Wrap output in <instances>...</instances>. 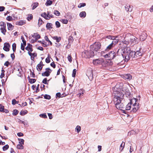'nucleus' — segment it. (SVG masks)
Instances as JSON below:
<instances>
[{
	"mask_svg": "<svg viewBox=\"0 0 153 153\" xmlns=\"http://www.w3.org/2000/svg\"><path fill=\"white\" fill-rule=\"evenodd\" d=\"M120 87L119 84H117L114 87L112 88L113 90V94L114 97H120L121 96H122V98H123L124 94L125 93L123 89L124 88H122V86L123 85L122 83H120Z\"/></svg>",
	"mask_w": 153,
	"mask_h": 153,
	"instance_id": "obj_1",
	"label": "nucleus"
},
{
	"mask_svg": "<svg viewBox=\"0 0 153 153\" xmlns=\"http://www.w3.org/2000/svg\"><path fill=\"white\" fill-rule=\"evenodd\" d=\"M135 52L131 51L129 48H127L126 51L124 52L123 55V57H125V62H128L130 59L133 60L134 59V55Z\"/></svg>",
	"mask_w": 153,
	"mask_h": 153,
	"instance_id": "obj_2",
	"label": "nucleus"
},
{
	"mask_svg": "<svg viewBox=\"0 0 153 153\" xmlns=\"http://www.w3.org/2000/svg\"><path fill=\"white\" fill-rule=\"evenodd\" d=\"M123 99L122 98V96H121L120 97H114L113 99V102L115 105L116 108L120 110H123V109L125 108L124 104L121 102Z\"/></svg>",
	"mask_w": 153,
	"mask_h": 153,
	"instance_id": "obj_3",
	"label": "nucleus"
},
{
	"mask_svg": "<svg viewBox=\"0 0 153 153\" xmlns=\"http://www.w3.org/2000/svg\"><path fill=\"white\" fill-rule=\"evenodd\" d=\"M91 48L92 49V51L91 53H92L91 56H94V55L97 54V52L100 50L101 48V44L100 42H95L93 45L91 46Z\"/></svg>",
	"mask_w": 153,
	"mask_h": 153,
	"instance_id": "obj_4",
	"label": "nucleus"
},
{
	"mask_svg": "<svg viewBox=\"0 0 153 153\" xmlns=\"http://www.w3.org/2000/svg\"><path fill=\"white\" fill-rule=\"evenodd\" d=\"M128 35L130 36L129 42L130 45L132 46L138 43L139 40L136 37L131 35L130 34H128Z\"/></svg>",
	"mask_w": 153,
	"mask_h": 153,
	"instance_id": "obj_5",
	"label": "nucleus"
},
{
	"mask_svg": "<svg viewBox=\"0 0 153 153\" xmlns=\"http://www.w3.org/2000/svg\"><path fill=\"white\" fill-rule=\"evenodd\" d=\"M116 54L114 51H111L105 55L104 57L105 58H108V59L111 60L114 58L116 56Z\"/></svg>",
	"mask_w": 153,
	"mask_h": 153,
	"instance_id": "obj_6",
	"label": "nucleus"
},
{
	"mask_svg": "<svg viewBox=\"0 0 153 153\" xmlns=\"http://www.w3.org/2000/svg\"><path fill=\"white\" fill-rule=\"evenodd\" d=\"M140 107L139 103H137L136 102H134V103H133L132 109L131 111V112H135Z\"/></svg>",
	"mask_w": 153,
	"mask_h": 153,
	"instance_id": "obj_7",
	"label": "nucleus"
},
{
	"mask_svg": "<svg viewBox=\"0 0 153 153\" xmlns=\"http://www.w3.org/2000/svg\"><path fill=\"white\" fill-rule=\"evenodd\" d=\"M137 100L135 98H133L130 100L129 103H128L126 106V109L127 110H129L131 108V105L134 102H137Z\"/></svg>",
	"mask_w": 153,
	"mask_h": 153,
	"instance_id": "obj_8",
	"label": "nucleus"
},
{
	"mask_svg": "<svg viewBox=\"0 0 153 153\" xmlns=\"http://www.w3.org/2000/svg\"><path fill=\"white\" fill-rule=\"evenodd\" d=\"M104 62L103 59L101 58L94 60L93 61V63L95 65L102 64Z\"/></svg>",
	"mask_w": 153,
	"mask_h": 153,
	"instance_id": "obj_9",
	"label": "nucleus"
},
{
	"mask_svg": "<svg viewBox=\"0 0 153 153\" xmlns=\"http://www.w3.org/2000/svg\"><path fill=\"white\" fill-rule=\"evenodd\" d=\"M46 71L42 73V75L43 76H48L51 72L52 70L49 68H46L45 69Z\"/></svg>",
	"mask_w": 153,
	"mask_h": 153,
	"instance_id": "obj_10",
	"label": "nucleus"
},
{
	"mask_svg": "<svg viewBox=\"0 0 153 153\" xmlns=\"http://www.w3.org/2000/svg\"><path fill=\"white\" fill-rule=\"evenodd\" d=\"M134 59H136L137 58L142 56L143 53L141 51V50L140 49L139 50L137 51L136 52H135Z\"/></svg>",
	"mask_w": 153,
	"mask_h": 153,
	"instance_id": "obj_11",
	"label": "nucleus"
},
{
	"mask_svg": "<svg viewBox=\"0 0 153 153\" xmlns=\"http://www.w3.org/2000/svg\"><path fill=\"white\" fill-rule=\"evenodd\" d=\"M91 51L89 53L88 51H85L83 54L84 53L85 56H84L85 58H89L90 57H93L94 56H91V55L92 54V53H91Z\"/></svg>",
	"mask_w": 153,
	"mask_h": 153,
	"instance_id": "obj_12",
	"label": "nucleus"
},
{
	"mask_svg": "<svg viewBox=\"0 0 153 153\" xmlns=\"http://www.w3.org/2000/svg\"><path fill=\"white\" fill-rule=\"evenodd\" d=\"M25 49L28 51V53L29 54V52H31L33 51L32 45L30 44H28L27 46L25 48Z\"/></svg>",
	"mask_w": 153,
	"mask_h": 153,
	"instance_id": "obj_13",
	"label": "nucleus"
},
{
	"mask_svg": "<svg viewBox=\"0 0 153 153\" xmlns=\"http://www.w3.org/2000/svg\"><path fill=\"white\" fill-rule=\"evenodd\" d=\"M10 46L8 43H5L4 44L3 49L6 51H9V48Z\"/></svg>",
	"mask_w": 153,
	"mask_h": 153,
	"instance_id": "obj_14",
	"label": "nucleus"
},
{
	"mask_svg": "<svg viewBox=\"0 0 153 153\" xmlns=\"http://www.w3.org/2000/svg\"><path fill=\"white\" fill-rule=\"evenodd\" d=\"M146 37V34L145 33H143L140 36L139 40L140 41H143L145 39Z\"/></svg>",
	"mask_w": 153,
	"mask_h": 153,
	"instance_id": "obj_15",
	"label": "nucleus"
},
{
	"mask_svg": "<svg viewBox=\"0 0 153 153\" xmlns=\"http://www.w3.org/2000/svg\"><path fill=\"white\" fill-rule=\"evenodd\" d=\"M43 65H44L42 63V61H41L37 65L36 68L39 71H40L42 70Z\"/></svg>",
	"mask_w": 153,
	"mask_h": 153,
	"instance_id": "obj_16",
	"label": "nucleus"
},
{
	"mask_svg": "<svg viewBox=\"0 0 153 153\" xmlns=\"http://www.w3.org/2000/svg\"><path fill=\"white\" fill-rule=\"evenodd\" d=\"M123 78L125 79H128L129 80L131 79L132 76L129 74H125L123 76Z\"/></svg>",
	"mask_w": 153,
	"mask_h": 153,
	"instance_id": "obj_17",
	"label": "nucleus"
},
{
	"mask_svg": "<svg viewBox=\"0 0 153 153\" xmlns=\"http://www.w3.org/2000/svg\"><path fill=\"white\" fill-rule=\"evenodd\" d=\"M125 8L126 10L127 11L131 12L132 10V7H131V6L128 4L126 5L125 6Z\"/></svg>",
	"mask_w": 153,
	"mask_h": 153,
	"instance_id": "obj_18",
	"label": "nucleus"
},
{
	"mask_svg": "<svg viewBox=\"0 0 153 153\" xmlns=\"http://www.w3.org/2000/svg\"><path fill=\"white\" fill-rule=\"evenodd\" d=\"M86 75L88 76L89 79H92L93 74L91 70L88 71L87 72Z\"/></svg>",
	"mask_w": 153,
	"mask_h": 153,
	"instance_id": "obj_19",
	"label": "nucleus"
},
{
	"mask_svg": "<svg viewBox=\"0 0 153 153\" xmlns=\"http://www.w3.org/2000/svg\"><path fill=\"white\" fill-rule=\"evenodd\" d=\"M32 37L35 38L36 40H38L40 38V36L37 33H34L32 36Z\"/></svg>",
	"mask_w": 153,
	"mask_h": 153,
	"instance_id": "obj_20",
	"label": "nucleus"
},
{
	"mask_svg": "<svg viewBox=\"0 0 153 153\" xmlns=\"http://www.w3.org/2000/svg\"><path fill=\"white\" fill-rule=\"evenodd\" d=\"M25 23V21L20 20L19 21H17L16 22V25H22Z\"/></svg>",
	"mask_w": 153,
	"mask_h": 153,
	"instance_id": "obj_21",
	"label": "nucleus"
},
{
	"mask_svg": "<svg viewBox=\"0 0 153 153\" xmlns=\"http://www.w3.org/2000/svg\"><path fill=\"white\" fill-rule=\"evenodd\" d=\"M6 27H1L0 29L1 32L4 35L5 34L6 32Z\"/></svg>",
	"mask_w": 153,
	"mask_h": 153,
	"instance_id": "obj_22",
	"label": "nucleus"
},
{
	"mask_svg": "<svg viewBox=\"0 0 153 153\" xmlns=\"http://www.w3.org/2000/svg\"><path fill=\"white\" fill-rule=\"evenodd\" d=\"M53 39L56 40V42H59L61 40V38L60 37H58L57 36H55L53 37Z\"/></svg>",
	"mask_w": 153,
	"mask_h": 153,
	"instance_id": "obj_23",
	"label": "nucleus"
},
{
	"mask_svg": "<svg viewBox=\"0 0 153 153\" xmlns=\"http://www.w3.org/2000/svg\"><path fill=\"white\" fill-rule=\"evenodd\" d=\"M41 16L45 18L46 19H49V17H48L47 16V13H46L44 12L42 13L41 15Z\"/></svg>",
	"mask_w": 153,
	"mask_h": 153,
	"instance_id": "obj_24",
	"label": "nucleus"
},
{
	"mask_svg": "<svg viewBox=\"0 0 153 153\" xmlns=\"http://www.w3.org/2000/svg\"><path fill=\"white\" fill-rule=\"evenodd\" d=\"M86 16V13L85 11H82L80 13L79 16L81 17L85 18Z\"/></svg>",
	"mask_w": 153,
	"mask_h": 153,
	"instance_id": "obj_25",
	"label": "nucleus"
},
{
	"mask_svg": "<svg viewBox=\"0 0 153 153\" xmlns=\"http://www.w3.org/2000/svg\"><path fill=\"white\" fill-rule=\"evenodd\" d=\"M7 25L8 27V29L9 30H12L13 29V26L10 23H7Z\"/></svg>",
	"mask_w": 153,
	"mask_h": 153,
	"instance_id": "obj_26",
	"label": "nucleus"
},
{
	"mask_svg": "<svg viewBox=\"0 0 153 153\" xmlns=\"http://www.w3.org/2000/svg\"><path fill=\"white\" fill-rule=\"evenodd\" d=\"M79 91V94H77V95H79V97H80L81 95H82L84 94L85 91L83 89H81Z\"/></svg>",
	"mask_w": 153,
	"mask_h": 153,
	"instance_id": "obj_27",
	"label": "nucleus"
},
{
	"mask_svg": "<svg viewBox=\"0 0 153 153\" xmlns=\"http://www.w3.org/2000/svg\"><path fill=\"white\" fill-rule=\"evenodd\" d=\"M52 25L51 23H48L46 25V27L47 28L51 30L52 28Z\"/></svg>",
	"mask_w": 153,
	"mask_h": 153,
	"instance_id": "obj_28",
	"label": "nucleus"
},
{
	"mask_svg": "<svg viewBox=\"0 0 153 153\" xmlns=\"http://www.w3.org/2000/svg\"><path fill=\"white\" fill-rule=\"evenodd\" d=\"M52 4V1L51 0H47L46 2L45 3V5L46 6L51 5Z\"/></svg>",
	"mask_w": 153,
	"mask_h": 153,
	"instance_id": "obj_29",
	"label": "nucleus"
},
{
	"mask_svg": "<svg viewBox=\"0 0 153 153\" xmlns=\"http://www.w3.org/2000/svg\"><path fill=\"white\" fill-rule=\"evenodd\" d=\"M39 4L37 2H35L33 3L32 4V9L33 10H34L35 9L36 7H37L38 5Z\"/></svg>",
	"mask_w": 153,
	"mask_h": 153,
	"instance_id": "obj_30",
	"label": "nucleus"
},
{
	"mask_svg": "<svg viewBox=\"0 0 153 153\" xmlns=\"http://www.w3.org/2000/svg\"><path fill=\"white\" fill-rule=\"evenodd\" d=\"M23 144H19L17 146V148L19 149H23L24 146Z\"/></svg>",
	"mask_w": 153,
	"mask_h": 153,
	"instance_id": "obj_31",
	"label": "nucleus"
},
{
	"mask_svg": "<svg viewBox=\"0 0 153 153\" xmlns=\"http://www.w3.org/2000/svg\"><path fill=\"white\" fill-rule=\"evenodd\" d=\"M51 56L49 54H48V57L46 59L45 62L47 63H49L50 62Z\"/></svg>",
	"mask_w": 153,
	"mask_h": 153,
	"instance_id": "obj_32",
	"label": "nucleus"
},
{
	"mask_svg": "<svg viewBox=\"0 0 153 153\" xmlns=\"http://www.w3.org/2000/svg\"><path fill=\"white\" fill-rule=\"evenodd\" d=\"M114 46L113 45V44L111 43L107 47L106 50L107 51H108Z\"/></svg>",
	"mask_w": 153,
	"mask_h": 153,
	"instance_id": "obj_33",
	"label": "nucleus"
},
{
	"mask_svg": "<svg viewBox=\"0 0 153 153\" xmlns=\"http://www.w3.org/2000/svg\"><path fill=\"white\" fill-rule=\"evenodd\" d=\"M47 13L48 17H49V19L50 18L53 17V16L51 14V12L50 11H48Z\"/></svg>",
	"mask_w": 153,
	"mask_h": 153,
	"instance_id": "obj_34",
	"label": "nucleus"
},
{
	"mask_svg": "<svg viewBox=\"0 0 153 153\" xmlns=\"http://www.w3.org/2000/svg\"><path fill=\"white\" fill-rule=\"evenodd\" d=\"M36 80L35 79H29V82L30 83H34Z\"/></svg>",
	"mask_w": 153,
	"mask_h": 153,
	"instance_id": "obj_35",
	"label": "nucleus"
},
{
	"mask_svg": "<svg viewBox=\"0 0 153 153\" xmlns=\"http://www.w3.org/2000/svg\"><path fill=\"white\" fill-rule=\"evenodd\" d=\"M75 130L77 131L78 133H79L81 130L80 126H77L75 128Z\"/></svg>",
	"mask_w": 153,
	"mask_h": 153,
	"instance_id": "obj_36",
	"label": "nucleus"
},
{
	"mask_svg": "<svg viewBox=\"0 0 153 153\" xmlns=\"http://www.w3.org/2000/svg\"><path fill=\"white\" fill-rule=\"evenodd\" d=\"M125 143H123V142L121 144L120 147V150L122 151L123 149L125 146Z\"/></svg>",
	"mask_w": 153,
	"mask_h": 153,
	"instance_id": "obj_37",
	"label": "nucleus"
},
{
	"mask_svg": "<svg viewBox=\"0 0 153 153\" xmlns=\"http://www.w3.org/2000/svg\"><path fill=\"white\" fill-rule=\"evenodd\" d=\"M18 113L19 111L16 109H15L13 111V115H16Z\"/></svg>",
	"mask_w": 153,
	"mask_h": 153,
	"instance_id": "obj_38",
	"label": "nucleus"
},
{
	"mask_svg": "<svg viewBox=\"0 0 153 153\" xmlns=\"http://www.w3.org/2000/svg\"><path fill=\"white\" fill-rule=\"evenodd\" d=\"M60 21L63 24H67L68 22V20L66 19H62Z\"/></svg>",
	"mask_w": 153,
	"mask_h": 153,
	"instance_id": "obj_39",
	"label": "nucleus"
},
{
	"mask_svg": "<svg viewBox=\"0 0 153 153\" xmlns=\"http://www.w3.org/2000/svg\"><path fill=\"white\" fill-rule=\"evenodd\" d=\"M118 41L119 40L118 39H115L112 41V43L114 46L116 44L118 43Z\"/></svg>",
	"mask_w": 153,
	"mask_h": 153,
	"instance_id": "obj_40",
	"label": "nucleus"
},
{
	"mask_svg": "<svg viewBox=\"0 0 153 153\" xmlns=\"http://www.w3.org/2000/svg\"><path fill=\"white\" fill-rule=\"evenodd\" d=\"M76 69H74L73 71L72 74V77H74L75 76L76 73Z\"/></svg>",
	"mask_w": 153,
	"mask_h": 153,
	"instance_id": "obj_41",
	"label": "nucleus"
},
{
	"mask_svg": "<svg viewBox=\"0 0 153 153\" xmlns=\"http://www.w3.org/2000/svg\"><path fill=\"white\" fill-rule=\"evenodd\" d=\"M28 54L30 56H34L35 57L37 56V53H32L31 52H29V53Z\"/></svg>",
	"mask_w": 153,
	"mask_h": 153,
	"instance_id": "obj_42",
	"label": "nucleus"
},
{
	"mask_svg": "<svg viewBox=\"0 0 153 153\" xmlns=\"http://www.w3.org/2000/svg\"><path fill=\"white\" fill-rule=\"evenodd\" d=\"M45 39L47 42H48L50 43L51 45H52V43L49 40L47 36H45Z\"/></svg>",
	"mask_w": 153,
	"mask_h": 153,
	"instance_id": "obj_43",
	"label": "nucleus"
},
{
	"mask_svg": "<svg viewBox=\"0 0 153 153\" xmlns=\"http://www.w3.org/2000/svg\"><path fill=\"white\" fill-rule=\"evenodd\" d=\"M43 23V22L41 19H39L38 23V25L40 26Z\"/></svg>",
	"mask_w": 153,
	"mask_h": 153,
	"instance_id": "obj_44",
	"label": "nucleus"
},
{
	"mask_svg": "<svg viewBox=\"0 0 153 153\" xmlns=\"http://www.w3.org/2000/svg\"><path fill=\"white\" fill-rule=\"evenodd\" d=\"M53 13L55 15L57 16H59L60 15V13L57 10H54Z\"/></svg>",
	"mask_w": 153,
	"mask_h": 153,
	"instance_id": "obj_45",
	"label": "nucleus"
},
{
	"mask_svg": "<svg viewBox=\"0 0 153 153\" xmlns=\"http://www.w3.org/2000/svg\"><path fill=\"white\" fill-rule=\"evenodd\" d=\"M44 97L45 99L48 100L50 99L51 98V96L48 94H45L44 96Z\"/></svg>",
	"mask_w": 153,
	"mask_h": 153,
	"instance_id": "obj_46",
	"label": "nucleus"
},
{
	"mask_svg": "<svg viewBox=\"0 0 153 153\" xmlns=\"http://www.w3.org/2000/svg\"><path fill=\"white\" fill-rule=\"evenodd\" d=\"M0 26L1 27H6L5 23L3 22H0Z\"/></svg>",
	"mask_w": 153,
	"mask_h": 153,
	"instance_id": "obj_47",
	"label": "nucleus"
},
{
	"mask_svg": "<svg viewBox=\"0 0 153 153\" xmlns=\"http://www.w3.org/2000/svg\"><path fill=\"white\" fill-rule=\"evenodd\" d=\"M9 148V146L8 145H6L4 146L3 147V149L4 151H5L7 149Z\"/></svg>",
	"mask_w": 153,
	"mask_h": 153,
	"instance_id": "obj_48",
	"label": "nucleus"
},
{
	"mask_svg": "<svg viewBox=\"0 0 153 153\" xmlns=\"http://www.w3.org/2000/svg\"><path fill=\"white\" fill-rule=\"evenodd\" d=\"M18 140L19 141V143L24 145V140L22 139H18Z\"/></svg>",
	"mask_w": 153,
	"mask_h": 153,
	"instance_id": "obj_49",
	"label": "nucleus"
},
{
	"mask_svg": "<svg viewBox=\"0 0 153 153\" xmlns=\"http://www.w3.org/2000/svg\"><path fill=\"white\" fill-rule=\"evenodd\" d=\"M86 5V4L85 3H82L80 4L78 6L79 8H81L82 7H83Z\"/></svg>",
	"mask_w": 153,
	"mask_h": 153,
	"instance_id": "obj_50",
	"label": "nucleus"
},
{
	"mask_svg": "<svg viewBox=\"0 0 153 153\" xmlns=\"http://www.w3.org/2000/svg\"><path fill=\"white\" fill-rule=\"evenodd\" d=\"M33 18V16L31 14H30L28 16V17L27 18V20L29 21Z\"/></svg>",
	"mask_w": 153,
	"mask_h": 153,
	"instance_id": "obj_51",
	"label": "nucleus"
},
{
	"mask_svg": "<svg viewBox=\"0 0 153 153\" xmlns=\"http://www.w3.org/2000/svg\"><path fill=\"white\" fill-rule=\"evenodd\" d=\"M19 102V101H16L15 99H13L12 100V104L15 105L16 104H17Z\"/></svg>",
	"mask_w": 153,
	"mask_h": 153,
	"instance_id": "obj_52",
	"label": "nucleus"
},
{
	"mask_svg": "<svg viewBox=\"0 0 153 153\" xmlns=\"http://www.w3.org/2000/svg\"><path fill=\"white\" fill-rule=\"evenodd\" d=\"M16 45L15 43H13L12 45V49L14 52L16 50Z\"/></svg>",
	"mask_w": 153,
	"mask_h": 153,
	"instance_id": "obj_53",
	"label": "nucleus"
},
{
	"mask_svg": "<svg viewBox=\"0 0 153 153\" xmlns=\"http://www.w3.org/2000/svg\"><path fill=\"white\" fill-rule=\"evenodd\" d=\"M39 116L43 118H47V116L45 114H40Z\"/></svg>",
	"mask_w": 153,
	"mask_h": 153,
	"instance_id": "obj_54",
	"label": "nucleus"
},
{
	"mask_svg": "<svg viewBox=\"0 0 153 153\" xmlns=\"http://www.w3.org/2000/svg\"><path fill=\"white\" fill-rule=\"evenodd\" d=\"M122 42L123 44H125L126 45H127L128 44H130L129 40L128 41H127L126 40L123 41H122Z\"/></svg>",
	"mask_w": 153,
	"mask_h": 153,
	"instance_id": "obj_55",
	"label": "nucleus"
},
{
	"mask_svg": "<svg viewBox=\"0 0 153 153\" xmlns=\"http://www.w3.org/2000/svg\"><path fill=\"white\" fill-rule=\"evenodd\" d=\"M55 24L56 27L59 28L60 27V25L59 22L58 21H56V22Z\"/></svg>",
	"mask_w": 153,
	"mask_h": 153,
	"instance_id": "obj_56",
	"label": "nucleus"
},
{
	"mask_svg": "<svg viewBox=\"0 0 153 153\" xmlns=\"http://www.w3.org/2000/svg\"><path fill=\"white\" fill-rule=\"evenodd\" d=\"M26 111H21L20 112V114L21 115L23 116L27 114Z\"/></svg>",
	"mask_w": 153,
	"mask_h": 153,
	"instance_id": "obj_57",
	"label": "nucleus"
},
{
	"mask_svg": "<svg viewBox=\"0 0 153 153\" xmlns=\"http://www.w3.org/2000/svg\"><path fill=\"white\" fill-rule=\"evenodd\" d=\"M4 70H2V72L0 76V77L1 78H2L4 76Z\"/></svg>",
	"mask_w": 153,
	"mask_h": 153,
	"instance_id": "obj_58",
	"label": "nucleus"
},
{
	"mask_svg": "<svg viewBox=\"0 0 153 153\" xmlns=\"http://www.w3.org/2000/svg\"><path fill=\"white\" fill-rule=\"evenodd\" d=\"M6 19L8 21H11L12 20V17L10 16H8L6 18Z\"/></svg>",
	"mask_w": 153,
	"mask_h": 153,
	"instance_id": "obj_59",
	"label": "nucleus"
},
{
	"mask_svg": "<svg viewBox=\"0 0 153 153\" xmlns=\"http://www.w3.org/2000/svg\"><path fill=\"white\" fill-rule=\"evenodd\" d=\"M73 40L74 39L73 37L71 36H70L68 39L69 42H71L73 41Z\"/></svg>",
	"mask_w": 153,
	"mask_h": 153,
	"instance_id": "obj_60",
	"label": "nucleus"
},
{
	"mask_svg": "<svg viewBox=\"0 0 153 153\" xmlns=\"http://www.w3.org/2000/svg\"><path fill=\"white\" fill-rule=\"evenodd\" d=\"M4 107L2 105L0 104V111L2 112L3 111Z\"/></svg>",
	"mask_w": 153,
	"mask_h": 153,
	"instance_id": "obj_61",
	"label": "nucleus"
},
{
	"mask_svg": "<svg viewBox=\"0 0 153 153\" xmlns=\"http://www.w3.org/2000/svg\"><path fill=\"white\" fill-rule=\"evenodd\" d=\"M68 61L70 62H71L72 61V57L71 55H69L68 56Z\"/></svg>",
	"mask_w": 153,
	"mask_h": 153,
	"instance_id": "obj_62",
	"label": "nucleus"
},
{
	"mask_svg": "<svg viewBox=\"0 0 153 153\" xmlns=\"http://www.w3.org/2000/svg\"><path fill=\"white\" fill-rule=\"evenodd\" d=\"M21 39L22 40V42L23 43V44H24L25 45H26V41L25 40L24 38L23 37H22L21 38Z\"/></svg>",
	"mask_w": 153,
	"mask_h": 153,
	"instance_id": "obj_63",
	"label": "nucleus"
},
{
	"mask_svg": "<svg viewBox=\"0 0 153 153\" xmlns=\"http://www.w3.org/2000/svg\"><path fill=\"white\" fill-rule=\"evenodd\" d=\"M42 82L45 84H48L47 83V78H45L44 79H43Z\"/></svg>",
	"mask_w": 153,
	"mask_h": 153,
	"instance_id": "obj_64",
	"label": "nucleus"
}]
</instances>
